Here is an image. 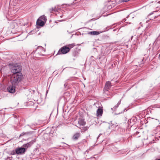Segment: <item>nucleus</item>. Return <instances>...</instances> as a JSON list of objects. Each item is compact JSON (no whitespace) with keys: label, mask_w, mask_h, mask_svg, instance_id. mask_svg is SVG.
Returning <instances> with one entry per match:
<instances>
[{"label":"nucleus","mask_w":160,"mask_h":160,"mask_svg":"<svg viewBox=\"0 0 160 160\" xmlns=\"http://www.w3.org/2000/svg\"><path fill=\"white\" fill-rule=\"evenodd\" d=\"M39 19L41 21H44V22H46L47 20L46 17L45 15H42L39 18Z\"/></svg>","instance_id":"obj_13"},{"label":"nucleus","mask_w":160,"mask_h":160,"mask_svg":"<svg viewBox=\"0 0 160 160\" xmlns=\"http://www.w3.org/2000/svg\"><path fill=\"white\" fill-rule=\"evenodd\" d=\"M32 144V143H31V142H29L27 143L24 144L23 145V146L24 147L28 148V147H30L31 146Z\"/></svg>","instance_id":"obj_15"},{"label":"nucleus","mask_w":160,"mask_h":160,"mask_svg":"<svg viewBox=\"0 0 160 160\" xmlns=\"http://www.w3.org/2000/svg\"><path fill=\"white\" fill-rule=\"evenodd\" d=\"M8 91L11 93H14L15 92V86L10 85L7 88Z\"/></svg>","instance_id":"obj_5"},{"label":"nucleus","mask_w":160,"mask_h":160,"mask_svg":"<svg viewBox=\"0 0 160 160\" xmlns=\"http://www.w3.org/2000/svg\"><path fill=\"white\" fill-rule=\"evenodd\" d=\"M159 56H160V55H159Z\"/></svg>","instance_id":"obj_20"},{"label":"nucleus","mask_w":160,"mask_h":160,"mask_svg":"<svg viewBox=\"0 0 160 160\" xmlns=\"http://www.w3.org/2000/svg\"><path fill=\"white\" fill-rule=\"evenodd\" d=\"M26 151L24 148H18L16 149V152L17 154H22L24 153Z\"/></svg>","instance_id":"obj_6"},{"label":"nucleus","mask_w":160,"mask_h":160,"mask_svg":"<svg viewBox=\"0 0 160 160\" xmlns=\"http://www.w3.org/2000/svg\"><path fill=\"white\" fill-rule=\"evenodd\" d=\"M45 24V22L44 21H41L38 19L37 21V25L38 26H42Z\"/></svg>","instance_id":"obj_10"},{"label":"nucleus","mask_w":160,"mask_h":160,"mask_svg":"<svg viewBox=\"0 0 160 160\" xmlns=\"http://www.w3.org/2000/svg\"><path fill=\"white\" fill-rule=\"evenodd\" d=\"M44 50L43 48L42 47L38 48L36 50L34 54L36 55L37 54H38L39 55H42L43 53L44 52Z\"/></svg>","instance_id":"obj_4"},{"label":"nucleus","mask_w":160,"mask_h":160,"mask_svg":"<svg viewBox=\"0 0 160 160\" xmlns=\"http://www.w3.org/2000/svg\"><path fill=\"white\" fill-rule=\"evenodd\" d=\"M120 101L119 102H118L117 103V107H118V106L120 104Z\"/></svg>","instance_id":"obj_18"},{"label":"nucleus","mask_w":160,"mask_h":160,"mask_svg":"<svg viewBox=\"0 0 160 160\" xmlns=\"http://www.w3.org/2000/svg\"><path fill=\"white\" fill-rule=\"evenodd\" d=\"M67 46V47H68V48H69V51L70 50V49H71L72 48H73L74 46H75V44L73 43L72 44H68Z\"/></svg>","instance_id":"obj_16"},{"label":"nucleus","mask_w":160,"mask_h":160,"mask_svg":"<svg viewBox=\"0 0 160 160\" xmlns=\"http://www.w3.org/2000/svg\"><path fill=\"white\" fill-rule=\"evenodd\" d=\"M69 52V49L67 47V46H64L62 47L58 52V54H65Z\"/></svg>","instance_id":"obj_3"},{"label":"nucleus","mask_w":160,"mask_h":160,"mask_svg":"<svg viewBox=\"0 0 160 160\" xmlns=\"http://www.w3.org/2000/svg\"><path fill=\"white\" fill-rule=\"evenodd\" d=\"M60 6L59 5H57L55 6L53 8H50L49 11L51 12H52V11H56L60 9Z\"/></svg>","instance_id":"obj_9"},{"label":"nucleus","mask_w":160,"mask_h":160,"mask_svg":"<svg viewBox=\"0 0 160 160\" xmlns=\"http://www.w3.org/2000/svg\"><path fill=\"white\" fill-rule=\"evenodd\" d=\"M122 2H127L130 0H121Z\"/></svg>","instance_id":"obj_17"},{"label":"nucleus","mask_w":160,"mask_h":160,"mask_svg":"<svg viewBox=\"0 0 160 160\" xmlns=\"http://www.w3.org/2000/svg\"><path fill=\"white\" fill-rule=\"evenodd\" d=\"M103 113V110L101 108H98L97 111V116H101Z\"/></svg>","instance_id":"obj_11"},{"label":"nucleus","mask_w":160,"mask_h":160,"mask_svg":"<svg viewBox=\"0 0 160 160\" xmlns=\"http://www.w3.org/2000/svg\"><path fill=\"white\" fill-rule=\"evenodd\" d=\"M21 69V66L18 65L16 64L13 66L12 65L10 67L11 71L13 74H19Z\"/></svg>","instance_id":"obj_2"},{"label":"nucleus","mask_w":160,"mask_h":160,"mask_svg":"<svg viewBox=\"0 0 160 160\" xmlns=\"http://www.w3.org/2000/svg\"><path fill=\"white\" fill-rule=\"evenodd\" d=\"M89 34L91 35H98L100 34V32L97 31H91L89 32Z\"/></svg>","instance_id":"obj_14"},{"label":"nucleus","mask_w":160,"mask_h":160,"mask_svg":"<svg viewBox=\"0 0 160 160\" xmlns=\"http://www.w3.org/2000/svg\"><path fill=\"white\" fill-rule=\"evenodd\" d=\"M111 82H107L106 83L105 88L107 90L109 89L111 87Z\"/></svg>","instance_id":"obj_12"},{"label":"nucleus","mask_w":160,"mask_h":160,"mask_svg":"<svg viewBox=\"0 0 160 160\" xmlns=\"http://www.w3.org/2000/svg\"><path fill=\"white\" fill-rule=\"evenodd\" d=\"M78 124H79V127H78L80 129H81L80 127L81 126H83L86 124V122L84 121V120L81 118H80L78 120Z\"/></svg>","instance_id":"obj_7"},{"label":"nucleus","mask_w":160,"mask_h":160,"mask_svg":"<svg viewBox=\"0 0 160 160\" xmlns=\"http://www.w3.org/2000/svg\"><path fill=\"white\" fill-rule=\"evenodd\" d=\"M88 129V128L87 127H85V128L84 129V130H87V129Z\"/></svg>","instance_id":"obj_19"},{"label":"nucleus","mask_w":160,"mask_h":160,"mask_svg":"<svg viewBox=\"0 0 160 160\" xmlns=\"http://www.w3.org/2000/svg\"><path fill=\"white\" fill-rule=\"evenodd\" d=\"M18 74H13L11 78V82L12 85H14L17 83L18 81L21 80L22 76L20 73Z\"/></svg>","instance_id":"obj_1"},{"label":"nucleus","mask_w":160,"mask_h":160,"mask_svg":"<svg viewBox=\"0 0 160 160\" xmlns=\"http://www.w3.org/2000/svg\"><path fill=\"white\" fill-rule=\"evenodd\" d=\"M81 134L80 132H76L73 135L72 139L74 140H77L79 138Z\"/></svg>","instance_id":"obj_8"}]
</instances>
